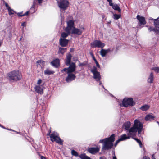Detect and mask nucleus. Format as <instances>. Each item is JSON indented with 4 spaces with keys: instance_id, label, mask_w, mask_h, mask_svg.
Wrapping results in <instances>:
<instances>
[{
    "instance_id": "f257e3e1",
    "label": "nucleus",
    "mask_w": 159,
    "mask_h": 159,
    "mask_svg": "<svg viewBox=\"0 0 159 159\" xmlns=\"http://www.w3.org/2000/svg\"><path fill=\"white\" fill-rule=\"evenodd\" d=\"M115 135L112 134L110 137L99 140V143H102V150L104 151L111 149L113 145V143L115 140Z\"/></svg>"
},
{
    "instance_id": "f03ea898",
    "label": "nucleus",
    "mask_w": 159,
    "mask_h": 159,
    "mask_svg": "<svg viewBox=\"0 0 159 159\" xmlns=\"http://www.w3.org/2000/svg\"><path fill=\"white\" fill-rule=\"evenodd\" d=\"M7 77L9 81L14 82L20 80L22 76L18 70H15L8 73Z\"/></svg>"
},
{
    "instance_id": "7ed1b4c3",
    "label": "nucleus",
    "mask_w": 159,
    "mask_h": 159,
    "mask_svg": "<svg viewBox=\"0 0 159 159\" xmlns=\"http://www.w3.org/2000/svg\"><path fill=\"white\" fill-rule=\"evenodd\" d=\"M143 124L138 120H135L134 121L133 127H131L130 132L134 136L137 131L139 134H140L143 129Z\"/></svg>"
},
{
    "instance_id": "20e7f679",
    "label": "nucleus",
    "mask_w": 159,
    "mask_h": 159,
    "mask_svg": "<svg viewBox=\"0 0 159 159\" xmlns=\"http://www.w3.org/2000/svg\"><path fill=\"white\" fill-rule=\"evenodd\" d=\"M135 104V102L133 99L131 98H124L122 102V103L120 104L121 107H127L128 106H132Z\"/></svg>"
},
{
    "instance_id": "39448f33",
    "label": "nucleus",
    "mask_w": 159,
    "mask_h": 159,
    "mask_svg": "<svg viewBox=\"0 0 159 159\" xmlns=\"http://www.w3.org/2000/svg\"><path fill=\"white\" fill-rule=\"evenodd\" d=\"M57 1L60 9L62 10H66L69 4L67 0H57Z\"/></svg>"
},
{
    "instance_id": "423d86ee",
    "label": "nucleus",
    "mask_w": 159,
    "mask_h": 159,
    "mask_svg": "<svg viewBox=\"0 0 159 159\" xmlns=\"http://www.w3.org/2000/svg\"><path fill=\"white\" fill-rule=\"evenodd\" d=\"M51 140L52 142L55 141L57 143L62 145L63 141L59 137L58 134L56 132H53L50 135Z\"/></svg>"
},
{
    "instance_id": "0eeeda50",
    "label": "nucleus",
    "mask_w": 159,
    "mask_h": 159,
    "mask_svg": "<svg viewBox=\"0 0 159 159\" xmlns=\"http://www.w3.org/2000/svg\"><path fill=\"white\" fill-rule=\"evenodd\" d=\"M91 71L93 74V78L97 81H99L101 77L100 72L97 71L96 67L93 66L91 70Z\"/></svg>"
},
{
    "instance_id": "6e6552de",
    "label": "nucleus",
    "mask_w": 159,
    "mask_h": 159,
    "mask_svg": "<svg viewBox=\"0 0 159 159\" xmlns=\"http://www.w3.org/2000/svg\"><path fill=\"white\" fill-rule=\"evenodd\" d=\"M91 47L92 48H102L105 45L104 43L102 42L99 40H95L93 41L90 44Z\"/></svg>"
},
{
    "instance_id": "1a4fd4ad",
    "label": "nucleus",
    "mask_w": 159,
    "mask_h": 159,
    "mask_svg": "<svg viewBox=\"0 0 159 159\" xmlns=\"http://www.w3.org/2000/svg\"><path fill=\"white\" fill-rule=\"evenodd\" d=\"M67 74L68 76L65 80L67 82H70L75 79L76 76L74 74L72 73V72H67Z\"/></svg>"
},
{
    "instance_id": "9d476101",
    "label": "nucleus",
    "mask_w": 159,
    "mask_h": 159,
    "mask_svg": "<svg viewBox=\"0 0 159 159\" xmlns=\"http://www.w3.org/2000/svg\"><path fill=\"white\" fill-rule=\"evenodd\" d=\"M136 18L139 21L138 25L139 27L140 26L142 25H144L146 24V21L144 17L137 15Z\"/></svg>"
},
{
    "instance_id": "9b49d317",
    "label": "nucleus",
    "mask_w": 159,
    "mask_h": 159,
    "mask_svg": "<svg viewBox=\"0 0 159 159\" xmlns=\"http://www.w3.org/2000/svg\"><path fill=\"white\" fill-rule=\"evenodd\" d=\"M100 149V147H91L88 149V151L91 154H95L99 152Z\"/></svg>"
},
{
    "instance_id": "f8f14e48",
    "label": "nucleus",
    "mask_w": 159,
    "mask_h": 159,
    "mask_svg": "<svg viewBox=\"0 0 159 159\" xmlns=\"http://www.w3.org/2000/svg\"><path fill=\"white\" fill-rule=\"evenodd\" d=\"M127 135L126 134H123L119 138L121 141L125 140L127 139H129L131 137L134 136L130 132L129 133L127 132Z\"/></svg>"
},
{
    "instance_id": "ddd939ff",
    "label": "nucleus",
    "mask_w": 159,
    "mask_h": 159,
    "mask_svg": "<svg viewBox=\"0 0 159 159\" xmlns=\"http://www.w3.org/2000/svg\"><path fill=\"white\" fill-rule=\"evenodd\" d=\"M43 85H36L34 87L35 91L37 93L40 94L43 93Z\"/></svg>"
},
{
    "instance_id": "4468645a",
    "label": "nucleus",
    "mask_w": 159,
    "mask_h": 159,
    "mask_svg": "<svg viewBox=\"0 0 159 159\" xmlns=\"http://www.w3.org/2000/svg\"><path fill=\"white\" fill-rule=\"evenodd\" d=\"M112 49L111 48H109L107 49L102 48L100 51V53L102 57H105L108 53L112 51Z\"/></svg>"
},
{
    "instance_id": "2eb2a0df",
    "label": "nucleus",
    "mask_w": 159,
    "mask_h": 159,
    "mask_svg": "<svg viewBox=\"0 0 159 159\" xmlns=\"http://www.w3.org/2000/svg\"><path fill=\"white\" fill-rule=\"evenodd\" d=\"M45 62L43 60H38L36 62L37 67L41 68V69L43 70L45 65Z\"/></svg>"
},
{
    "instance_id": "dca6fc26",
    "label": "nucleus",
    "mask_w": 159,
    "mask_h": 159,
    "mask_svg": "<svg viewBox=\"0 0 159 159\" xmlns=\"http://www.w3.org/2000/svg\"><path fill=\"white\" fill-rule=\"evenodd\" d=\"M130 126L131 123L130 122L127 121L124 123L123 125V127L127 131V132L129 133V132L131 129V128H130Z\"/></svg>"
},
{
    "instance_id": "f3484780",
    "label": "nucleus",
    "mask_w": 159,
    "mask_h": 159,
    "mask_svg": "<svg viewBox=\"0 0 159 159\" xmlns=\"http://www.w3.org/2000/svg\"><path fill=\"white\" fill-rule=\"evenodd\" d=\"M69 67L68 68V72H74L75 70L76 66L75 63L72 62L70 63Z\"/></svg>"
},
{
    "instance_id": "a211bd4d",
    "label": "nucleus",
    "mask_w": 159,
    "mask_h": 159,
    "mask_svg": "<svg viewBox=\"0 0 159 159\" xmlns=\"http://www.w3.org/2000/svg\"><path fill=\"white\" fill-rule=\"evenodd\" d=\"M69 40L61 38L59 39V43L60 45L63 47H66L68 44Z\"/></svg>"
},
{
    "instance_id": "6ab92c4d",
    "label": "nucleus",
    "mask_w": 159,
    "mask_h": 159,
    "mask_svg": "<svg viewBox=\"0 0 159 159\" xmlns=\"http://www.w3.org/2000/svg\"><path fill=\"white\" fill-rule=\"evenodd\" d=\"M82 29L84 30V28H82L81 29L74 28L72 31V33L73 34L80 35L82 34L83 31Z\"/></svg>"
},
{
    "instance_id": "aec40b11",
    "label": "nucleus",
    "mask_w": 159,
    "mask_h": 159,
    "mask_svg": "<svg viewBox=\"0 0 159 159\" xmlns=\"http://www.w3.org/2000/svg\"><path fill=\"white\" fill-rule=\"evenodd\" d=\"M59 59H56L51 62V64L53 66L55 67H57L59 66Z\"/></svg>"
},
{
    "instance_id": "412c9836",
    "label": "nucleus",
    "mask_w": 159,
    "mask_h": 159,
    "mask_svg": "<svg viewBox=\"0 0 159 159\" xmlns=\"http://www.w3.org/2000/svg\"><path fill=\"white\" fill-rule=\"evenodd\" d=\"M71 55L70 53H68L66 55V57L65 62V64L67 66H69L70 63Z\"/></svg>"
},
{
    "instance_id": "4be33fe9",
    "label": "nucleus",
    "mask_w": 159,
    "mask_h": 159,
    "mask_svg": "<svg viewBox=\"0 0 159 159\" xmlns=\"http://www.w3.org/2000/svg\"><path fill=\"white\" fill-rule=\"evenodd\" d=\"M54 72V71L51 70L49 68H47L44 71V74L47 75L53 74Z\"/></svg>"
},
{
    "instance_id": "5701e85b",
    "label": "nucleus",
    "mask_w": 159,
    "mask_h": 159,
    "mask_svg": "<svg viewBox=\"0 0 159 159\" xmlns=\"http://www.w3.org/2000/svg\"><path fill=\"white\" fill-rule=\"evenodd\" d=\"M112 7L113 9L119 12H120L121 10L120 7H119V5L116 4H113L111 6Z\"/></svg>"
},
{
    "instance_id": "b1692460",
    "label": "nucleus",
    "mask_w": 159,
    "mask_h": 159,
    "mask_svg": "<svg viewBox=\"0 0 159 159\" xmlns=\"http://www.w3.org/2000/svg\"><path fill=\"white\" fill-rule=\"evenodd\" d=\"M154 79V76L152 72H151L147 80L148 82L149 83H153Z\"/></svg>"
},
{
    "instance_id": "393cba45",
    "label": "nucleus",
    "mask_w": 159,
    "mask_h": 159,
    "mask_svg": "<svg viewBox=\"0 0 159 159\" xmlns=\"http://www.w3.org/2000/svg\"><path fill=\"white\" fill-rule=\"evenodd\" d=\"M155 117L154 116L151 114H148L145 117V120L146 121H151L152 120H153Z\"/></svg>"
},
{
    "instance_id": "a878e982",
    "label": "nucleus",
    "mask_w": 159,
    "mask_h": 159,
    "mask_svg": "<svg viewBox=\"0 0 159 159\" xmlns=\"http://www.w3.org/2000/svg\"><path fill=\"white\" fill-rule=\"evenodd\" d=\"M150 108V106L148 105H145L141 107L140 109L143 111H146L148 110Z\"/></svg>"
},
{
    "instance_id": "bb28decb",
    "label": "nucleus",
    "mask_w": 159,
    "mask_h": 159,
    "mask_svg": "<svg viewBox=\"0 0 159 159\" xmlns=\"http://www.w3.org/2000/svg\"><path fill=\"white\" fill-rule=\"evenodd\" d=\"M148 30L150 32L151 31H153L155 32L156 34H159V30L157 29L154 28L152 27H150L148 28Z\"/></svg>"
},
{
    "instance_id": "cd10ccee",
    "label": "nucleus",
    "mask_w": 159,
    "mask_h": 159,
    "mask_svg": "<svg viewBox=\"0 0 159 159\" xmlns=\"http://www.w3.org/2000/svg\"><path fill=\"white\" fill-rule=\"evenodd\" d=\"M154 25L156 29L159 30V20H154Z\"/></svg>"
},
{
    "instance_id": "c85d7f7f",
    "label": "nucleus",
    "mask_w": 159,
    "mask_h": 159,
    "mask_svg": "<svg viewBox=\"0 0 159 159\" xmlns=\"http://www.w3.org/2000/svg\"><path fill=\"white\" fill-rule=\"evenodd\" d=\"M66 48H62L59 47V48L58 52V53H61V54H63L66 52Z\"/></svg>"
},
{
    "instance_id": "c756f323",
    "label": "nucleus",
    "mask_w": 159,
    "mask_h": 159,
    "mask_svg": "<svg viewBox=\"0 0 159 159\" xmlns=\"http://www.w3.org/2000/svg\"><path fill=\"white\" fill-rule=\"evenodd\" d=\"M79 157L81 159H91L89 157L86 156L84 153L81 154Z\"/></svg>"
},
{
    "instance_id": "7c9ffc66",
    "label": "nucleus",
    "mask_w": 159,
    "mask_h": 159,
    "mask_svg": "<svg viewBox=\"0 0 159 159\" xmlns=\"http://www.w3.org/2000/svg\"><path fill=\"white\" fill-rule=\"evenodd\" d=\"M67 26L72 28L74 26V22L72 20H69L67 22Z\"/></svg>"
},
{
    "instance_id": "2f4dec72",
    "label": "nucleus",
    "mask_w": 159,
    "mask_h": 159,
    "mask_svg": "<svg viewBox=\"0 0 159 159\" xmlns=\"http://www.w3.org/2000/svg\"><path fill=\"white\" fill-rule=\"evenodd\" d=\"M69 34L67 33L62 32L61 34V38L65 39L67 37Z\"/></svg>"
},
{
    "instance_id": "473e14b6",
    "label": "nucleus",
    "mask_w": 159,
    "mask_h": 159,
    "mask_svg": "<svg viewBox=\"0 0 159 159\" xmlns=\"http://www.w3.org/2000/svg\"><path fill=\"white\" fill-rule=\"evenodd\" d=\"M72 28L67 26L65 29V31L67 33L70 34V33L71 29Z\"/></svg>"
},
{
    "instance_id": "72a5a7b5",
    "label": "nucleus",
    "mask_w": 159,
    "mask_h": 159,
    "mask_svg": "<svg viewBox=\"0 0 159 159\" xmlns=\"http://www.w3.org/2000/svg\"><path fill=\"white\" fill-rule=\"evenodd\" d=\"M121 17L120 14H114L113 15V18L115 20H118Z\"/></svg>"
},
{
    "instance_id": "f704fd0d",
    "label": "nucleus",
    "mask_w": 159,
    "mask_h": 159,
    "mask_svg": "<svg viewBox=\"0 0 159 159\" xmlns=\"http://www.w3.org/2000/svg\"><path fill=\"white\" fill-rule=\"evenodd\" d=\"M133 138L134 139V140H136L137 142L139 143L140 147L141 148H142V143L141 142V141L138 139H137L136 138Z\"/></svg>"
},
{
    "instance_id": "c9c22d12",
    "label": "nucleus",
    "mask_w": 159,
    "mask_h": 159,
    "mask_svg": "<svg viewBox=\"0 0 159 159\" xmlns=\"http://www.w3.org/2000/svg\"><path fill=\"white\" fill-rule=\"evenodd\" d=\"M71 154L72 155L75 156V157L78 156V154L77 152L73 150L71 151Z\"/></svg>"
},
{
    "instance_id": "e433bc0d",
    "label": "nucleus",
    "mask_w": 159,
    "mask_h": 159,
    "mask_svg": "<svg viewBox=\"0 0 159 159\" xmlns=\"http://www.w3.org/2000/svg\"><path fill=\"white\" fill-rule=\"evenodd\" d=\"M152 69L154 70L156 72L159 73V67H153Z\"/></svg>"
},
{
    "instance_id": "4c0bfd02",
    "label": "nucleus",
    "mask_w": 159,
    "mask_h": 159,
    "mask_svg": "<svg viewBox=\"0 0 159 159\" xmlns=\"http://www.w3.org/2000/svg\"><path fill=\"white\" fill-rule=\"evenodd\" d=\"M8 10L9 12V15L14 14V13L15 12L12 9H11V8H10V9Z\"/></svg>"
},
{
    "instance_id": "58836bf2",
    "label": "nucleus",
    "mask_w": 159,
    "mask_h": 159,
    "mask_svg": "<svg viewBox=\"0 0 159 159\" xmlns=\"http://www.w3.org/2000/svg\"><path fill=\"white\" fill-rule=\"evenodd\" d=\"M17 14L18 16H22L26 15H27L29 14V11L26 12L23 15H20L19 13H18Z\"/></svg>"
},
{
    "instance_id": "ea45409f",
    "label": "nucleus",
    "mask_w": 159,
    "mask_h": 159,
    "mask_svg": "<svg viewBox=\"0 0 159 159\" xmlns=\"http://www.w3.org/2000/svg\"><path fill=\"white\" fill-rule=\"evenodd\" d=\"M42 81L41 79H39L37 81V85H41V84L42 83Z\"/></svg>"
},
{
    "instance_id": "a19ab883",
    "label": "nucleus",
    "mask_w": 159,
    "mask_h": 159,
    "mask_svg": "<svg viewBox=\"0 0 159 159\" xmlns=\"http://www.w3.org/2000/svg\"><path fill=\"white\" fill-rule=\"evenodd\" d=\"M94 61L96 65L97 66L98 68H100V65H99V64H98V62L97 60H95Z\"/></svg>"
},
{
    "instance_id": "79ce46f5",
    "label": "nucleus",
    "mask_w": 159,
    "mask_h": 159,
    "mask_svg": "<svg viewBox=\"0 0 159 159\" xmlns=\"http://www.w3.org/2000/svg\"><path fill=\"white\" fill-rule=\"evenodd\" d=\"M121 140H120V138H119L118 139V140H116V143H115V146H116V145L119 142H120V141H121Z\"/></svg>"
},
{
    "instance_id": "37998d69",
    "label": "nucleus",
    "mask_w": 159,
    "mask_h": 159,
    "mask_svg": "<svg viewBox=\"0 0 159 159\" xmlns=\"http://www.w3.org/2000/svg\"><path fill=\"white\" fill-rule=\"evenodd\" d=\"M108 2H109V5L111 6L112 5V0H107Z\"/></svg>"
},
{
    "instance_id": "c03bdc74",
    "label": "nucleus",
    "mask_w": 159,
    "mask_h": 159,
    "mask_svg": "<svg viewBox=\"0 0 159 159\" xmlns=\"http://www.w3.org/2000/svg\"><path fill=\"white\" fill-rule=\"evenodd\" d=\"M5 6L7 10L10 9V8H11L8 4L6 3H5Z\"/></svg>"
},
{
    "instance_id": "a18cd8bd",
    "label": "nucleus",
    "mask_w": 159,
    "mask_h": 159,
    "mask_svg": "<svg viewBox=\"0 0 159 159\" xmlns=\"http://www.w3.org/2000/svg\"><path fill=\"white\" fill-rule=\"evenodd\" d=\"M26 22H24L21 24V26L23 27H25L26 26Z\"/></svg>"
},
{
    "instance_id": "49530a36",
    "label": "nucleus",
    "mask_w": 159,
    "mask_h": 159,
    "mask_svg": "<svg viewBox=\"0 0 159 159\" xmlns=\"http://www.w3.org/2000/svg\"><path fill=\"white\" fill-rule=\"evenodd\" d=\"M113 157L112 159H117L116 157L115 156V152H114L112 154Z\"/></svg>"
},
{
    "instance_id": "de8ad7c7",
    "label": "nucleus",
    "mask_w": 159,
    "mask_h": 159,
    "mask_svg": "<svg viewBox=\"0 0 159 159\" xmlns=\"http://www.w3.org/2000/svg\"><path fill=\"white\" fill-rule=\"evenodd\" d=\"M68 71V69L67 68H65L62 70H61V72H63V71L66 72Z\"/></svg>"
},
{
    "instance_id": "09e8293b",
    "label": "nucleus",
    "mask_w": 159,
    "mask_h": 159,
    "mask_svg": "<svg viewBox=\"0 0 159 159\" xmlns=\"http://www.w3.org/2000/svg\"><path fill=\"white\" fill-rule=\"evenodd\" d=\"M85 65V64L84 63H80L79 65V66H84Z\"/></svg>"
},
{
    "instance_id": "8fccbe9b",
    "label": "nucleus",
    "mask_w": 159,
    "mask_h": 159,
    "mask_svg": "<svg viewBox=\"0 0 159 159\" xmlns=\"http://www.w3.org/2000/svg\"><path fill=\"white\" fill-rule=\"evenodd\" d=\"M91 55L92 56L93 58L94 61L95 60H96V59H95V57H94L93 56V54L92 53H91Z\"/></svg>"
},
{
    "instance_id": "3c124183",
    "label": "nucleus",
    "mask_w": 159,
    "mask_h": 159,
    "mask_svg": "<svg viewBox=\"0 0 159 159\" xmlns=\"http://www.w3.org/2000/svg\"><path fill=\"white\" fill-rule=\"evenodd\" d=\"M143 158L144 159H150V158L146 156H144L143 157Z\"/></svg>"
},
{
    "instance_id": "603ef678",
    "label": "nucleus",
    "mask_w": 159,
    "mask_h": 159,
    "mask_svg": "<svg viewBox=\"0 0 159 159\" xmlns=\"http://www.w3.org/2000/svg\"><path fill=\"white\" fill-rule=\"evenodd\" d=\"M152 159H156L155 157L154 154H153L152 156Z\"/></svg>"
},
{
    "instance_id": "864d4df0",
    "label": "nucleus",
    "mask_w": 159,
    "mask_h": 159,
    "mask_svg": "<svg viewBox=\"0 0 159 159\" xmlns=\"http://www.w3.org/2000/svg\"><path fill=\"white\" fill-rule=\"evenodd\" d=\"M149 20H154L155 19H154L153 18H152L151 17H149Z\"/></svg>"
},
{
    "instance_id": "5fc2aeb1",
    "label": "nucleus",
    "mask_w": 159,
    "mask_h": 159,
    "mask_svg": "<svg viewBox=\"0 0 159 159\" xmlns=\"http://www.w3.org/2000/svg\"><path fill=\"white\" fill-rule=\"evenodd\" d=\"M99 159H106V158L104 157H101Z\"/></svg>"
},
{
    "instance_id": "6e6d98bb",
    "label": "nucleus",
    "mask_w": 159,
    "mask_h": 159,
    "mask_svg": "<svg viewBox=\"0 0 159 159\" xmlns=\"http://www.w3.org/2000/svg\"><path fill=\"white\" fill-rule=\"evenodd\" d=\"M0 127L4 128V129H6V128H5L4 127H3V126H2V125H1L0 124Z\"/></svg>"
},
{
    "instance_id": "4d7b16f0",
    "label": "nucleus",
    "mask_w": 159,
    "mask_h": 159,
    "mask_svg": "<svg viewBox=\"0 0 159 159\" xmlns=\"http://www.w3.org/2000/svg\"><path fill=\"white\" fill-rule=\"evenodd\" d=\"M43 158H45V157L43 156L41 157V159H43Z\"/></svg>"
},
{
    "instance_id": "13d9d810",
    "label": "nucleus",
    "mask_w": 159,
    "mask_h": 159,
    "mask_svg": "<svg viewBox=\"0 0 159 159\" xmlns=\"http://www.w3.org/2000/svg\"><path fill=\"white\" fill-rule=\"evenodd\" d=\"M73 50V49L72 48H70V52H72Z\"/></svg>"
},
{
    "instance_id": "bf43d9fd",
    "label": "nucleus",
    "mask_w": 159,
    "mask_h": 159,
    "mask_svg": "<svg viewBox=\"0 0 159 159\" xmlns=\"http://www.w3.org/2000/svg\"><path fill=\"white\" fill-rule=\"evenodd\" d=\"M159 16L156 19H157V20H159Z\"/></svg>"
},
{
    "instance_id": "052dcab7",
    "label": "nucleus",
    "mask_w": 159,
    "mask_h": 159,
    "mask_svg": "<svg viewBox=\"0 0 159 159\" xmlns=\"http://www.w3.org/2000/svg\"><path fill=\"white\" fill-rule=\"evenodd\" d=\"M99 84L100 85L102 84V83H101V82L100 81Z\"/></svg>"
},
{
    "instance_id": "680f3d73",
    "label": "nucleus",
    "mask_w": 159,
    "mask_h": 159,
    "mask_svg": "<svg viewBox=\"0 0 159 159\" xmlns=\"http://www.w3.org/2000/svg\"><path fill=\"white\" fill-rule=\"evenodd\" d=\"M102 87L104 89L103 86L102 85Z\"/></svg>"
},
{
    "instance_id": "e2e57ef3",
    "label": "nucleus",
    "mask_w": 159,
    "mask_h": 159,
    "mask_svg": "<svg viewBox=\"0 0 159 159\" xmlns=\"http://www.w3.org/2000/svg\"><path fill=\"white\" fill-rule=\"evenodd\" d=\"M1 42H0V46L1 45Z\"/></svg>"
},
{
    "instance_id": "0e129e2a",
    "label": "nucleus",
    "mask_w": 159,
    "mask_h": 159,
    "mask_svg": "<svg viewBox=\"0 0 159 159\" xmlns=\"http://www.w3.org/2000/svg\"><path fill=\"white\" fill-rule=\"evenodd\" d=\"M20 13V15H22V13Z\"/></svg>"
}]
</instances>
